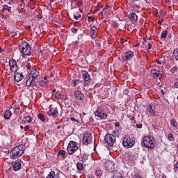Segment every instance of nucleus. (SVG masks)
Segmentation results:
<instances>
[{
	"label": "nucleus",
	"mask_w": 178,
	"mask_h": 178,
	"mask_svg": "<svg viewBox=\"0 0 178 178\" xmlns=\"http://www.w3.org/2000/svg\"><path fill=\"white\" fill-rule=\"evenodd\" d=\"M23 154H24V145H19L14 147L10 152V159H17L18 158H20Z\"/></svg>",
	"instance_id": "f257e3e1"
},
{
	"label": "nucleus",
	"mask_w": 178,
	"mask_h": 178,
	"mask_svg": "<svg viewBox=\"0 0 178 178\" xmlns=\"http://www.w3.org/2000/svg\"><path fill=\"white\" fill-rule=\"evenodd\" d=\"M19 51L22 54L23 58L31 55V47H30L29 42H24L19 45Z\"/></svg>",
	"instance_id": "f03ea898"
},
{
	"label": "nucleus",
	"mask_w": 178,
	"mask_h": 178,
	"mask_svg": "<svg viewBox=\"0 0 178 178\" xmlns=\"http://www.w3.org/2000/svg\"><path fill=\"white\" fill-rule=\"evenodd\" d=\"M39 72L36 70H33L30 73V77L26 81V87L30 86H35V79L38 77Z\"/></svg>",
	"instance_id": "7ed1b4c3"
},
{
	"label": "nucleus",
	"mask_w": 178,
	"mask_h": 178,
	"mask_svg": "<svg viewBox=\"0 0 178 178\" xmlns=\"http://www.w3.org/2000/svg\"><path fill=\"white\" fill-rule=\"evenodd\" d=\"M143 143L145 148H149L150 149L155 148V139H154L153 137L148 136H145L143 138Z\"/></svg>",
	"instance_id": "20e7f679"
},
{
	"label": "nucleus",
	"mask_w": 178,
	"mask_h": 178,
	"mask_svg": "<svg viewBox=\"0 0 178 178\" xmlns=\"http://www.w3.org/2000/svg\"><path fill=\"white\" fill-rule=\"evenodd\" d=\"M134 144H136V140H133L129 136L124 137L122 139V145L125 148H133Z\"/></svg>",
	"instance_id": "39448f33"
},
{
	"label": "nucleus",
	"mask_w": 178,
	"mask_h": 178,
	"mask_svg": "<svg viewBox=\"0 0 178 178\" xmlns=\"http://www.w3.org/2000/svg\"><path fill=\"white\" fill-rule=\"evenodd\" d=\"M79 149V146L77 145V142L70 141L67 147V151L70 155H73L76 151Z\"/></svg>",
	"instance_id": "423d86ee"
},
{
	"label": "nucleus",
	"mask_w": 178,
	"mask_h": 178,
	"mask_svg": "<svg viewBox=\"0 0 178 178\" xmlns=\"http://www.w3.org/2000/svg\"><path fill=\"white\" fill-rule=\"evenodd\" d=\"M104 141L110 147H113V145L116 143V137L112 134H107L104 136Z\"/></svg>",
	"instance_id": "0eeeda50"
},
{
	"label": "nucleus",
	"mask_w": 178,
	"mask_h": 178,
	"mask_svg": "<svg viewBox=\"0 0 178 178\" xmlns=\"http://www.w3.org/2000/svg\"><path fill=\"white\" fill-rule=\"evenodd\" d=\"M92 143V136H91V133L86 131L83 138V143L84 145H88V144H91Z\"/></svg>",
	"instance_id": "6e6552de"
},
{
	"label": "nucleus",
	"mask_w": 178,
	"mask_h": 178,
	"mask_svg": "<svg viewBox=\"0 0 178 178\" xmlns=\"http://www.w3.org/2000/svg\"><path fill=\"white\" fill-rule=\"evenodd\" d=\"M104 166L107 172H112L115 170V163L112 161H107L104 163Z\"/></svg>",
	"instance_id": "1a4fd4ad"
},
{
	"label": "nucleus",
	"mask_w": 178,
	"mask_h": 178,
	"mask_svg": "<svg viewBox=\"0 0 178 178\" xmlns=\"http://www.w3.org/2000/svg\"><path fill=\"white\" fill-rule=\"evenodd\" d=\"M9 66L11 72L13 73H16L17 72V63L16 60H9Z\"/></svg>",
	"instance_id": "9d476101"
},
{
	"label": "nucleus",
	"mask_w": 178,
	"mask_h": 178,
	"mask_svg": "<svg viewBox=\"0 0 178 178\" xmlns=\"http://www.w3.org/2000/svg\"><path fill=\"white\" fill-rule=\"evenodd\" d=\"M134 56V53L133 51H127L124 54V56L122 57V60L124 62H127L130 60Z\"/></svg>",
	"instance_id": "9b49d317"
},
{
	"label": "nucleus",
	"mask_w": 178,
	"mask_h": 178,
	"mask_svg": "<svg viewBox=\"0 0 178 178\" xmlns=\"http://www.w3.org/2000/svg\"><path fill=\"white\" fill-rule=\"evenodd\" d=\"M82 76H83V79L84 80V83L85 86L88 84V83H90V74H88V72H87L86 71L82 70L81 72Z\"/></svg>",
	"instance_id": "f8f14e48"
},
{
	"label": "nucleus",
	"mask_w": 178,
	"mask_h": 178,
	"mask_svg": "<svg viewBox=\"0 0 178 178\" xmlns=\"http://www.w3.org/2000/svg\"><path fill=\"white\" fill-rule=\"evenodd\" d=\"M74 97L79 101H81L84 98V95L80 90H75L74 92Z\"/></svg>",
	"instance_id": "ddd939ff"
},
{
	"label": "nucleus",
	"mask_w": 178,
	"mask_h": 178,
	"mask_svg": "<svg viewBox=\"0 0 178 178\" xmlns=\"http://www.w3.org/2000/svg\"><path fill=\"white\" fill-rule=\"evenodd\" d=\"M13 170L15 172H17V170H19V169L22 168V160L20 159H17L15 163H14L13 166Z\"/></svg>",
	"instance_id": "4468645a"
},
{
	"label": "nucleus",
	"mask_w": 178,
	"mask_h": 178,
	"mask_svg": "<svg viewBox=\"0 0 178 178\" xmlns=\"http://www.w3.org/2000/svg\"><path fill=\"white\" fill-rule=\"evenodd\" d=\"M47 114L49 116H54V118H58V108H54L50 109L49 111H47Z\"/></svg>",
	"instance_id": "2eb2a0df"
},
{
	"label": "nucleus",
	"mask_w": 178,
	"mask_h": 178,
	"mask_svg": "<svg viewBox=\"0 0 178 178\" xmlns=\"http://www.w3.org/2000/svg\"><path fill=\"white\" fill-rule=\"evenodd\" d=\"M150 77H154V78H159L161 79V72L157 70H152L150 72Z\"/></svg>",
	"instance_id": "dca6fc26"
},
{
	"label": "nucleus",
	"mask_w": 178,
	"mask_h": 178,
	"mask_svg": "<svg viewBox=\"0 0 178 178\" xmlns=\"http://www.w3.org/2000/svg\"><path fill=\"white\" fill-rule=\"evenodd\" d=\"M14 79L17 83H19V81H22L23 80L24 76H23V73L19 72L15 74L14 75Z\"/></svg>",
	"instance_id": "f3484780"
},
{
	"label": "nucleus",
	"mask_w": 178,
	"mask_h": 178,
	"mask_svg": "<svg viewBox=\"0 0 178 178\" xmlns=\"http://www.w3.org/2000/svg\"><path fill=\"white\" fill-rule=\"evenodd\" d=\"M154 109L155 108L154 107L152 104H149L148 105L147 110L150 113V116H156L154 112Z\"/></svg>",
	"instance_id": "a211bd4d"
},
{
	"label": "nucleus",
	"mask_w": 178,
	"mask_h": 178,
	"mask_svg": "<svg viewBox=\"0 0 178 178\" xmlns=\"http://www.w3.org/2000/svg\"><path fill=\"white\" fill-rule=\"evenodd\" d=\"M95 116H97L98 118H100L101 119H106V118H108V115H106V113H104L99 111H96L95 112Z\"/></svg>",
	"instance_id": "6ab92c4d"
},
{
	"label": "nucleus",
	"mask_w": 178,
	"mask_h": 178,
	"mask_svg": "<svg viewBox=\"0 0 178 178\" xmlns=\"http://www.w3.org/2000/svg\"><path fill=\"white\" fill-rule=\"evenodd\" d=\"M129 19L131 20V22H136L137 20H138V17L135 13H131L129 15Z\"/></svg>",
	"instance_id": "aec40b11"
},
{
	"label": "nucleus",
	"mask_w": 178,
	"mask_h": 178,
	"mask_svg": "<svg viewBox=\"0 0 178 178\" xmlns=\"http://www.w3.org/2000/svg\"><path fill=\"white\" fill-rule=\"evenodd\" d=\"M46 178H59V175L55 174V171H51Z\"/></svg>",
	"instance_id": "412c9836"
},
{
	"label": "nucleus",
	"mask_w": 178,
	"mask_h": 178,
	"mask_svg": "<svg viewBox=\"0 0 178 178\" xmlns=\"http://www.w3.org/2000/svg\"><path fill=\"white\" fill-rule=\"evenodd\" d=\"M20 6L22 8H26V6L27 8H30V3L27 2V0L24 1V0H21V4Z\"/></svg>",
	"instance_id": "4be33fe9"
},
{
	"label": "nucleus",
	"mask_w": 178,
	"mask_h": 178,
	"mask_svg": "<svg viewBox=\"0 0 178 178\" xmlns=\"http://www.w3.org/2000/svg\"><path fill=\"white\" fill-rule=\"evenodd\" d=\"M12 116V112L10 111L7 110L4 113V119L8 120L10 119V117Z\"/></svg>",
	"instance_id": "5701e85b"
},
{
	"label": "nucleus",
	"mask_w": 178,
	"mask_h": 178,
	"mask_svg": "<svg viewBox=\"0 0 178 178\" xmlns=\"http://www.w3.org/2000/svg\"><path fill=\"white\" fill-rule=\"evenodd\" d=\"M81 158L82 162H86V161H88V154H83L81 155Z\"/></svg>",
	"instance_id": "b1692460"
},
{
	"label": "nucleus",
	"mask_w": 178,
	"mask_h": 178,
	"mask_svg": "<svg viewBox=\"0 0 178 178\" xmlns=\"http://www.w3.org/2000/svg\"><path fill=\"white\" fill-rule=\"evenodd\" d=\"M166 37H168V31L165 30L163 31L161 35V38L162 40H165V38H166Z\"/></svg>",
	"instance_id": "393cba45"
},
{
	"label": "nucleus",
	"mask_w": 178,
	"mask_h": 178,
	"mask_svg": "<svg viewBox=\"0 0 178 178\" xmlns=\"http://www.w3.org/2000/svg\"><path fill=\"white\" fill-rule=\"evenodd\" d=\"M170 123L172 127H177V122H176V120L175 118H172Z\"/></svg>",
	"instance_id": "a878e982"
},
{
	"label": "nucleus",
	"mask_w": 178,
	"mask_h": 178,
	"mask_svg": "<svg viewBox=\"0 0 178 178\" xmlns=\"http://www.w3.org/2000/svg\"><path fill=\"white\" fill-rule=\"evenodd\" d=\"M10 9H12V7L8 6V5H3L2 10L3 12H5V10H8V12H10Z\"/></svg>",
	"instance_id": "bb28decb"
},
{
	"label": "nucleus",
	"mask_w": 178,
	"mask_h": 178,
	"mask_svg": "<svg viewBox=\"0 0 178 178\" xmlns=\"http://www.w3.org/2000/svg\"><path fill=\"white\" fill-rule=\"evenodd\" d=\"M24 121L27 122L28 123H31V122H33V118L31 116L25 117Z\"/></svg>",
	"instance_id": "cd10ccee"
},
{
	"label": "nucleus",
	"mask_w": 178,
	"mask_h": 178,
	"mask_svg": "<svg viewBox=\"0 0 178 178\" xmlns=\"http://www.w3.org/2000/svg\"><path fill=\"white\" fill-rule=\"evenodd\" d=\"M171 73H177L178 74V67L177 66H174L172 67L170 70Z\"/></svg>",
	"instance_id": "c85d7f7f"
},
{
	"label": "nucleus",
	"mask_w": 178,
	"mask_h": 178,
	"mask_svg": "<svg viewBox=\"0 0 178 178\" xmlns=\"http://www.w3.org/2000/svg\"><path fill=\"white\" fill-rule=\"evenodd\" d=\"M38 118L41 120V122H45V117H44V115L39 113Z\"/></svg>",
	"instance_id": "c756f323"
},
{
	"label": "nucleus",
	"mask_w": 178,
	"mask_h": 178,
	"mask_svg": "<svg viewBox=\"0 0 178 178\" xmlns=\"http://www.w3.org/2000/svg\"><path fill=\"white\" fill-rule=\"evenodd\" d=\"M168 138L169 141H175V136H173L172 134H168Z\"/></svg>",
	"instance_id": "7c9ffc66"
},
{
	"label": "nucleus",
	"mask_w": 178,
	"mask_h": 178,
	"mask_svg": "<svg viewBox=\"0 0 178 178\" xmlns=\"http://www.w3.org/2000/svg\"><path fill=\"white\" fill-rule=\"evenodd\" d=\"M76 168L78 170H83V163H77Z\"/></svg>",
	"instance_id": "2f4dec72"
},
{
	"label": "nucleus",
	"mask_w": 178,
	"mask_h": 178,
	"mask_svg": "<svg viewBox=\"0 0 178 178\" xmlns=\"http://www.w3.org/2000/svg\"><path fill=\"white\" fill-rule=\"evenodd\" d=\"M90 37L92 38H97V32L95 31L91 32Z\"/></svg>",
	"instance_id": "473e14b6"
},
{
	"label": "nucleus",
	"mask_w": 178,
	"mask_h": 178,
	"mask_svg": "<svg viewBox=\"0 0 178 178\" xmlns=\"http://www.w3.org/2000/svg\"><path fill=\"white\" fill-rule=\"evenodd\" d=\"M173 55L175 56V58H178V49L174 50Z\"/></svg>",
	"instance_id": "72a5a7b5"
},
{
	"label": "nucleus",
	"mask_w": 178,
	"mask_h": 178,
	"mask_svg": "<svg viewBox=\"0 0 178 178\" xmlns=\"http://www.w3.org/2000/svg\"><path fill=\"white\" fill-rule=\"evenodd\" d=\"M95 173L96 176H101L102 175V171L101 170H97Z\"/></svg>",
	"instance_id": "f704fd0d"
},
{
	"label": "nucleus",
	"mask_w": 178,
	"mask_h": 178,
	"mask_svg": "<svg viewBox=\"0 0 178 178\" xmlns=\"http://www.w3.org/2000/svg\"><path fill=\"white\" fill-rule=\"evenodd\" d=\"M66 151L65 150H60L59 152L58 153V155H65Z\"/></svg>",
	"instance_id": "c9c22d12"
},
{
	"label": "nucleus",
	"mask_w": 178,
	"mask_h": 178,
	"mask_svg": "<svg viewBox=\"0 0 178 178\" xmlns=\"http://www.w3.org/2000/svg\"><path fill=\"white\" fill-rule=\"evenodd\" d=\"M11 37H13V38H17V37H19V33H13L11 34Z\"/></svg>",
	"instance_id": "e433bc0d"
},
{
	"label": "nucleus",
	"mask_w": 178,
	"mask_h": 178,
	"mask_svg": "<svg viewBox=\"0 0 178 178\" xmlns=\"http://www.w3.org/2000/svg\"><path fill=\"white\" fill-rule=\"evenodd\" d=\"M71 122H75V123H79V120H76V118L71 117L70 118Z\"/></svg>",
	"instance_id": "4c0bfd02"
},
{
	"label": "nucleus",
	"mask_w": 178,
	"mask_h": 178,
	"mask_svg": "<svg viewBox=\"0 0 178 178\" xmlns=\"http://www.w3.org/2000/svg\"><path fill=\"white\" fill-rule=\"evenodd\" d=\"M94 19H95L94 17H92V16H88V22H94Z\"/></svg>",
	"instance_id": "58836bf2"
},
{
	"label": "nucleus",
	"mask_w": 178,
	"mask_h": 178,
	"mask_svg": "<svg viewBox=\"0 0 178 178\" xmlns=\"http://www.w3.org/2000/svg\"><path fill=\"white\" fill-rule=\"evenodd\" d=\"M56 99H60V94L56 92L55 95Z\"/></svg>",
	"instance_id": "ea45409f"
},
{
	"label": "nucleus",
	"mask_w": 178,
	"mask_h": 178,
	"mask_svg": "<svg viewBox=\"0 0 178 178\" xmlns=\"http://www.w3.org/2000/svg\"><path fill=\"white\" fill-rule=\"evenodd\" d=\"M29 130H30V126L26 125L24 127V131H29Z\"/></svg>",
	"instance_id": "a19ab883"
},
{
	"label": "nucleus",
	"mask_w": 178,
	"mask_h": 178,
	"mask_svg": "<svg viewBox=\"0 0 178 178\" xmlns=\"http://www.w3.org/2000/svg\"><path fill=\"white\" fill-rule=\"evenodd\" d=\"M80 17H81V15L74 16V18H75L76 20H79V19H80Z\"/></svg>",
	"instance_id": "79ce46f5"
},
{
	"label": "nucleus",
	"mask_w": 178,
	"mask_h": 178,
	"mask_svg": "<svg viewBox=\"0 0 178 178\" xmlns=\"http://www.w3.org/2000/svg\"><path fill=\"white\" fill-rule=\"evenodd\" d=\"M48 83V81H42L41 83V86H45L47 85V83Z\"/></svg>",
	"instance_id": "37998d69"
},
{
	"label": "nucleus",
	"mask_w": 178,
	"mask_h": 178,
	"mask_svg": "<svg viewBox=\"0 0 178 178\" xmlns=\"http://www.w3.org/2000/svg\"><path fill=\"white\" fill-rule=\"evenodd\" d=\"M72 84L73 86V87H76V86H77L76 83V80H73L72 81Z\"/></svg>",
	"instance_id": "c03bdc74"
},
{
	"label": "nucleus",
	"mask_w": 178,
	"mask_h": 178,
	"mask_svg": "<svg viewBox=\"0 0 178 178\" xmlns=\"http://www.w3.org/2000/svg\"><path fill=\"white\" fill-rule=\"evenodd\" d=\"M90 30H91V32H94V31H95L97 30V27H95V26H92L91 29H90Z\"/></svg>",
	"instance_id": "a18cd8bd"
},
{
	"label": "nucleus",
	"mask_w": 178,
	"mask_h": 178,
	"mask_svg": "<svg viewBox=\"0 0 178 178\" xmlns=\"http://www.w3.org/2000/svg\"><path fill=\"white\" fill-rule=\"evenodd\" d=\"M123 92H124V94L125 95H127L129 94V90L124 89V91H123Z\"/></svg>",
	"instance_id": "49530a36"
},
{
	"label": "nucleus",
	"mask_w": 178,
	"mask_h": 178,
	"mask_svg": "<svg viewBox=\"0 0 178 178\" xmlns=\"http://www.w3.org/2000/svg\"><path fill=\"white\" fill-rule=\"evenodd\" d=\"M72 33H74V34H76V33H77V29L74 28V29H72Z\"/></svg>",
	"instance_id": "de8ad7c7"
},
{
	"label": "nucleus",
	"mask_w": 178,
	"mask_h": 178,
	"mask_svg": "<svg viewBox=\"0 0 178 178\" xmlns=\"http://www.w3.org/2000/svg\"><path fill=\"white\" fill-rule=\"evenodd\" d=\"M136 127H137V129H141L143 127V124H136Z\"/></svg>",
	"instance_id": "09e8293b"
},
{
	"label": "nucleus",
	"mask_w": 178,
	"mask_h": 178,
	"mask_svg": "<svg viewBox=\"0 0 178 178\" xmlns=\"http://www.w3.org/2000/svg\"><path fill=\"white\" fill-rule=\"evenodd\" d=\"M152 48V44L149 43L148 47H147V49H151Z\"/></svg>",
	"instance_id": "8fccbe9b"
},
{
	"label": "nucleus",
	"mask_w": 178,
	"mask_h": 178,
	"mask_svg": "<svg viewBox=\"0 0 178 178\" xmlns=\"http://www.w3.org/2000/svg\"><path fill=\"white\" fill-rule=\"evenodd\" d=\"M174 87H175V88H178V81H177V82H175V83H174Z\"/></svg>",
	"instance_id": "3c124183"
},
{
	"label": "nucleus",
	"mask_w": 178,
	"mask_h": 178,
	"mask_svg": "<svg viewBox=\"0 0 178 178\" xmlns=\"http://www.w3.org/2000/svg\"><path fill=\"white\" fill-rule=\"evenodd\" d=\"M31 5H35V1L34 0H29Z\"/></svg>",
	"instance_id": "603ef678"
},
{
	"label": "nucleus",
	"mask_w": 178,
	"mask_h": 178,
	"mask_svg": "<svg viewBox=\"0 0 178 178\" xmlns=\"http://www.w3.org/2000/svg\"><path fill=\"white\" fill-rule=\"evenodd\" d=\"M75 81L76 83V86H77V84H80V83H81V81H80L79 79L75 80Z\"/></svg>",
	"instance_id": "864d4df0"
},
{
	"label": "nucleus",
	"mask_w": 178,
	"mask_h": 178,
	"mask_svg": "<svg viewBox=\"0 0 178 178\" xmlns=\"http://www.w3.org/2000/svg\"><path fill=\"white\" fill-rule=\"evenodd\" d=\"M71 2V6H73V2H76V0H70Z\"/></svg>",
	"instance_id": "5fc2aeb1"
},
{
	"label": "nucleus",
	"mask_w": 178,
	"mask_h": 178,
	"mask_svg": "<svg viewBox=\"0 0 178 178\" xmlns=\"http://www.w3.org/2000/svg\"><path fill=\"white\" fill-rule=\"evenodd\" d=\"M156 62L158 63V65H162V63L159 60H156Z\"/></svg>",
	"instance_id": "6e6d98bb"
},
{
	"label": "nucleus",
	"mask_w": 178,
	"mask_h": 178,
	"mask_svg": "<svg viewBox=\"0 0 178 178\" xmlns=\"http://www.w3.org/2000/svg\"><path fill=\"white\" fill-rule=\"evenodd\" d=\"M119 126H120V124L119 122H116L115 123V127H119Z\"/></svg>",
	"instance_id": "4d7b16f0"
},
{
	"label": "nucleus",
	"mask_w": 178,
	"mask_h": 178,
	"mask_svg": "<svg viewBox=\"0 0 178 178\" xmlns=\"http://www.w3.org/2000/svg\"><path fill=\"white\" fill-rule=\"evenodd\" d=\"M2 52H3V50L2 49V47H1L0 46V54H2Z\"/></svg>",
	"instance_id": "13d9d810"
},
{
	"label": "nucleus",
	"mask_w": 178,
	"mask_h": 178,
	"mask_svg": "<svg viewBox=\"0 0 178 178\" xmlns=\"http://www.w3.org/2000/svg\"><path fill=\"white\" fill-rule=\"evenodd\" d=\"M16 110L19 111V110H20V107H19V106H17V107L15 108V111H16Z\"/></svg>",
	"instance_id": "bf43d9fd"
},
{
	"label": "nucleus",
	"mask_w": 178,
	"mask_h": 178,
	"mask_svg": "<svg viewBox=\"0 0 178 178\" xmlns=\"http://www.w3.org/2000/svg\"><path fill=\"white\" fill-rule=\"evenodd\" d=\"M109 8V6H106L105 8L103 9V10H105V9H108Z\"/></svg>",
	"instance_id": "052dcab7"
},
{
	"label": "nucleus",
	"mask_w": 178,
	"mask_h": 178,
	"mask_svg": "<svg viewBox=\"0 0 178 178\" xmlns=\"http://www.w3.org/2000/svg\"><path fill=\"white\" fill-rule=\"evenodd\" d=\"M145 42H147V39H145V38H143V44H144Z\"/></svg>",
	"instance_id": "680f3d73"
},
{
	"label": "nucleus",
	"mask_w": 178,
	"mask_h": 178,
	"mask_svg": "<svg viewBox=\"0 0 178 178\" xmlns=\"http://www.w3.org/2000/svg\"><path fill=\"white\" fill-rule=\"evenodd\" d=\"M159 24H162V21H158Z\"/></svg>",
	"instance_id": "e2e57ef3"
},
{
	"label": "nucleus",
	"mask_w": 178,
	"mask_h": 178,
	"mask_svg": "<svg viewBox=\"0 0 178 178\" xmlns=\"http://www.w3.org/2000/svg\"><path fill=\"white\" fill-rule=\"evenodd\" d=\"M134 119H135L134 116H132V117L131 118V120H134Z\"/></svg>",
	"instance_id": "0e129e2a"
},
{
	"label": "nucleus",
	"mask_w": 178,
	"mask_h": 178,
	"mask_svg": "<svg viewBox=\"0 0 178 178\" xmlns=\"http://www.w3.org/2000/svg\"><path fill=\"white\" fill-rule=\"evenodd\" d=\"M88 178H95V177H94V176L90 175V176L88 177Z\"/></svg>",
	"instance_id": "69168bd1"
},
{
	"label": "nucleus",
	"mask_w": 178,
	"mask_h": 178,
	"mask_svg": "<svg viewBox=\"0 0 178 178\" xmlns=\"http://www.w3.org/2000/svg\"><path fill=\"white\" fill-rule=\"evenodd\" d=\"M162 178H167V177H166V175H163V177H162Z\"/></svg>",
	"instance_id": "338daca9"
},
{
	"label": "nucleus",
	"mask_w": 178,
	"mask_h": 178,
	"mask_svg": "<svg viewBox=\"0 0 178 178\" xmlns=\"http://www.w3.org/2000/svg\"><path fill=\"white\" fill-rule=\"evenodd\" d=\"M44 80L45 81H47V76H44Z\"/></svg>",
	"instance_id": "774afa93"
}]
</instances>
